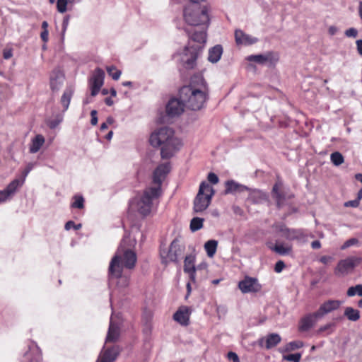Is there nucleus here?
Here are the masks:
<instances>
[{
  "label": "nucleus",
  "mask_w": 362,
  "mask_h": 362,
  "mask_svg": "<svg viewBox=\"0 0 362 362\" xmlns=\"http://www.w3.org/2000/svg\"><path fill=\"white\" fill-rule=\"evenodd\" d=\"M247 59L261 65L272 66L278 62L279 55L273 52H267L264 54L250 55Z\"/></svg>",
  "instance_id": "9"
},
{
  "label": "nucleus",
  "mask_w": 362,
  "mask_h": 362,
  "mask_svg": "<svg viewBox=\"0 0 362 362\" xmlns=\"http://www.w3.org/2000/svg\"><path fill=\"white\" fill-rule=\"evenodd\" d=\"M67 0H57V8L59 13H64L66 11Z\"/></svg>",
  "instance_id": "45"
},
{
  "label": "nucleus",
  "mask_w": 362,
  "mask_h": 362,
  "mask_svg": "<svg viewBox=\"0 0 362 362\" xmlns=\"http://www.w3.org/2000/svg\"><path fill=\"white\" fill-rule=\"evenodd\" d=\"M249 194L247 201L254 204H260L267 200V195L264 192L257 189H250L247 190Z\"/></svg>",
  "instance_id": "22"
},
{
  "label": "nucleus",
  "mask_w": 362,
  "mask_h": 362,
  "mask_svg": "<svg viewBox=\"0 0 362 362\" xmlns=\"http://www.w3.org/2000/svg\"><path fill=\"white\" fill-rule=\"evenodd\" d=\"M202 52L200 45L185 47L181 53L174 56L175 59L183 68L192 69L197 65V59Z\"/></svg>",
  "instance_id": "7"
},
{
  "label": "nucleus",
  "mask_w": 362,
  "mask_h": 362,
  "mask_svg": "<svg viewBox=\"0 0 362 362\" xmlns=\"http://www.w3.org/2000/svg\"><path fill=\"white\" fill-rule=\"evenodd\" d=\"M280 231L282 233L284 237L289 240H303L305 235L301 229H290L286 226H281Z\"/></svg>",
  "instance_id": "18"
},
{
  "label": "nucleus",
  "mask_w": 362,
  "mask_h": 362,
  "mask_svg": "<svg viewBox=\"0 0 362 362\" xmlns=\"http://www.w3.org/2000/svg\"><path fill=\"white\" fill-rule=\"evenodd\" d=\"M362 259L358 257H349L344 260H341V274L351 272L356 267L360 264Z\"/></svg>",
  "instance_id": "23"
},
{
  "label": "nucleus",
  "mask_w": 362,
  "mask_h": 362,
  "mask_svg": "<svg viewBox=\"0 0 362 362\" xmlns=\"http://www.w3.org/2000/svg\"><path fill=\"white\" fill-rule=\"evenodd\" d=\"M194 260V256L187 255L184 261V272L189 274L191 281L193 282H195L196 280Z\"/></svg>",
  "instance_id": "26"
},
{
  "label": "nucleus",
  "mask_w": 362,
  "mask_h": 362,
  "mask_svg": "<svg viewBox=\"0 0 362 362\" xmlns=\"http://www.w3.org/2000/svg\"><path fill=\"white\" fill-rule=\"evenodd\" d=\"M182 252L183 248L180 245L178 240H174L171 243L168 251H160L162 262L164 264H168L170 262H177Z\"/></svg>",
  "instance_id": "8"
},
{
  "label": "nucleus",
  "mask_w": 362,
  "mask_h": 362,
  "mask_svg": "<svg viewBox=\"0 0 362 362\" xmlns=\"http://www.w3.org/2000/svg\"><path fill=\"white\" fill-rule=\"evenodd\" d=\"M218 242L215 240H209L204 244V249L209 257H214L216 252Z\"/></svg>",
  "instance_id": "32"
},
{
  "label": "nucleus",
  "mask_w": 362,
  "mask_h": 362,
  "mask_svg": "<svg viewBox=\"0 0 362 362\" xmlns=\"http://www.w3.org/2000/svg\"><path fill=\"white\" fill-rule=\"evenodd\" d=\"M226 189L225 194L240 193L244 191L249 190V188L241 185L233 180H228L225 183Z\"/></svg>",
  "instance_id": "25"
},
{
  "label": "nucleus",
  "mask_w": 362,
  "mask_h": 362,
  "mask_svg": "<svg viewBox=\"0 0 362 362\" xmlns=\"http://www.w3.org/2000/svg\"><path fill=\"white\" fill-rule=\"evenodd\" d=\"M10 196L8 194V192L5 191V189L0 191V203H2L6 201Z\"/></svg>",
  "instance_id": "55"
},
{
  "label": "nucleus",
  "mask_w": 362,
  "mask_h": 362,
  "mask_svg": "<svg viewBox=\"0 0 362 362\" xmlns=\"http://www.w3.org/2000/svg\"><path fill=\"white\" fill-rule=\"evenodd\" d=\"M23 183L24 179H15L6 187L5 191L8 192V194L11 197Z\"/></svg>",
  "instance_id": "31"
},
{
  "label": "nucleus",
  "mask_w": 362,
  "mask_h": 362,
  "mask_svg": "<svg viewBox=\"0 0 362 362\" xmlns=\"http://www.w3.org/2000/svg\"><path fill=\"white\" fill-rule=\"evenodd\" d=\"M209 97L206 82L201 76H194L188 86L180 90V98L185 107L192 110H199L205 105Z\"/></svg>",
  "instance_id": "2"
},
{
  "label": "nucleus",
  "mask_w": 362,
  "mask_h": 362,
  "mask_svg": "<svg viewBox=\"0 0 362 362\" xmlns=\"http://www.w3.org/2000/svg\"><path fill=\"white\" fill-rule=\"evenodd\" d=\"M320 261L325 264H327L332 261V257L331 256H322L320 257Z\"/></svg>",
  "instance_id": "56"
},
{
  "label": "nucleus",
  "mask_w": 362,
  "mask_h": 362,
  "mask_svg": "<svg viewBox=\"0 0 362 362\" xmlns=\"http://www.w3.org/2000/svg\"><path fill=\"white\" fill-rule=\"evenodd\" d=\"M107 74L112 78L113 80H118L121 76V71L117 70L116 67L111 66L107 67Z\"/></svg>",
  "instance_id": "38"
},
{
  "label": "nucleus",
  "mask_w": 362,
  "mask_h": 362,
  "mask_svg": "<svg viewBox=\"0 0 362 362\" xmlns=\"http://www.w3.org/2000/svg\"><path fill=\"white\" fill-rule=\"evenodd\" d=\"M204 219L199 217H194L190 222V230L192 232L197 231L203 227Z\"/></svg>",
  "instance_id": "35"
},
{
  "label": "nucleus",
  "mask_w": 362,
  "mask_h": 362,
  "mask_svg": "<svg viewBox=\"0 0 362 362\" xmlns=\"http://www.w3.org/2000/svg\"><path fill=\"white\" fill-rule=\"evenodd\" d=\"M338 29L335 26H330L328 29V33L330 35H334L337 33Z\"/></svg>",
  "instance_id": "61"
},
{
  "label": "nucleus",
  "mask_w": 362,
  "mask_h": 362,
  "mask_svg": "<svg viewBox=\"0 0 362 362\" xmlns=\"http://www.w3.org/2000/svg\"><path fill=\"white\" fill-rule=\"evenodd\" d=\"M170 170L169 163L158 165L153 173V186L147 187L141 196L134 198L130 204V207L135 209L144 216L150 214L161 194L162 182Z\"/></svg>",
  "instance_id": "1"
},
{
  "label": "nucleus",
  "mask_w": 362,
  "mask_h": 362,
  "mask_svg": "<svg viewBox=\"0 0 362 362\" xmlns=\"http://www.w3.org/2000/svg\"><path fill=\"white\" fill-rule=\"evenodd\" d=\"M40 37L44 42H47L49 40L48 30H43L40 34Z\"/></svg>",
  "instance_id": "57"
},
{
  "label": "nucleus",
  "mask_w": 362,
  "mask_h": 362,
  "mask_svg": "<svg viewBox=\"0 0 362 362\" xmlns=\"http://www.w3.org/2000/svg\"><path fill=\"white\" fill-rule=\"evenodd\" d=\"M235 39L237 45H251L256 43L258 40L256 37H252L245 33L241 30H236L235 32Z\"/></svg>",
  "instance_id": "21"
},
{
  "label": "nucleus",
  "mask_w": 362,
  "mask_h": 362,
  "mask_svg": "<svg viewBox=\"0 0 362 362\" xmlns=\"http://www.w3.org/2000/svg\"><path fill=\"white\" fill-rule=\"evenodd\" d=\"M120 351L118 346H112L105 349L100 356V362H114Z\"/></svg>",
  "instance_id": "19"
},
{
  "label": "nucleus",
  "mask_w": 362,
  "mask_h": 362,
  "mask_svg": "<svg viewBox=\"0 0 362 362\" xmlns=\"http://www.w3.org/2000/svg\"><path fill=\"white\" fill-rule=\"evenodd\" d=\"M106 105L111 106L113 105V100L110 98H106L105 100Z\"/></svg>",
  "instance_id": "62"
},
{
  "label": "nucleus",
  "mask_w": 362,
  "mask_h": 362,
  "mask_svg": "<svg viewBox=\"0 0 362 362\" xmlns=\"http://www.w3.org/2000/svg\"><path fill=\"white\" fill-rule=\"evenodd\" d=\"M301 354L296 353L283 356V360L291 362H300Z\"/></svg>",
  "instance_id": "41"
},
{
  "label": "nucleus",
  "mask_w": 362,
  "mask_h": 362,
  "mask_svg": "<svg viewBox=\"0 0 362 362\" xmlns=\"http://www.w3.org/2000/svg\"><path fill=\"white\" fill-rule=\"evenodd\" d=\"M362 199V189H361L358 193L357 197L354 200L348 201L344 203L345 207L356 208L360 204V201Z\"/></svg>",
  "instance_id": "36"
},
{
  "label": "nucleus",
  "mask_w": 362,
  "mask_h": 362,
  "mask_svg": "<svg viewBox=\"0 0 362 362\" xmlns=\"http://www.w3.org/2000/svg\"><path fill=\"white\" fill-rule=\"evenodd\" d=\"M339 308V300H327L320 305L319 309L315 312V315H318L320 318L325 315L331 313Z\"/></svg>",
  "instance_id": "20"
},
{
  "label": "nucleus",
  "mask_w": 362,
  "mask_h": 362,
  "mask_svg": "<svg viewBox=\"0 0 362 362\" xmlns=\"http://www.w3.org/2000/svg\"><path fill=\"white\" fill-rule=\"evenodd\" d=\"M272 196L276 201L278 209H281L285 204L286 199L291 197V196L286 194L283 182L279 180L275 182L272 187Z\"/></svg>",
  "instance_id": "10"
},
{
  "label": "nucleus",
  "mask_w": 362,
  "mask_h": 362,
  "mask_svg": "<svg viewBox=\"0 0 362 362\" xmlns=\"http://www.w3.org/2000/svg\"><path fill=\"white\" fill-rule=\"evenodd\" d=\"M222 53V46L217 45L209 49L208 60L211 63H216L220 60Z\"/></svg>",
  "instance_id": "29"
},
{
  "label": "nucleus",
  "mask_w": 362,
  "mask_h": 362,
  "mask_svg": "<svg viewBox=\"0 0 362 362\" xmlns=\"http://www.w3.org/2000/svg\"><path fill=\"white\" fill-rule=\"evenodd\" d=\"M136 253L130 250L122 249L120 246L114 257L112 258L109 266V275L111 279H117V286L120 288H126L129 284V276L122 274L123 268L132 269L136 262Z\"/></svg>",
  "instance_id": "3"
},
{
  "label": "nucleus",
  "mask_w": 362,
  "mask_h": 362,
  "mask_svg": "<svg viewBox=\"0 0 362 362\" xmlns=\"http://www.w3.org/2000/svg\"><path fill=\"white\" fill-rule=\"evenodd\" d=\"M356 294L359 296H362V284L351 286L347 291V295L349 296H354Z\"/></svg>",
  "instance_id": "37"
},
{
  "label": "nucleus",
  "mask_w": 362,
  "mask_h": 362,
  "mask_svg": "<svg viewBox=\"0 0 362 362\" xmlns=\"http://www.w3.org/2000/svg\"><path fill=\"white\" fill-rule=\"evenodd\" d=\"M344 315L351 321H357L360 318V313L358 310L351 307H346L344 310Z\"/></svg>",
  "instance_id": "33"
},
{
  "label": "nucleus",
  "mask_w": 362,
  "mask_h": 362,
  "mask_svg": "<svg viewBox=\"0 0 362 362\" xmlns=\"http://www.w3.org/2000/svg\"><path fill=\"white\" fill-rule=\"evenodd\" d=\"M64 81V75L59 69L54 70L49 78L50 88L53 92H57L62 86Z\"/></svg>",
  "instance_id": "16"
},
{
  "label": "nucleus",
  "mask_w": 362,
  "mask_h": 362,
  "mask_svg": "<svg viewBox=\"0 0 362 362\" xmlns=\"http://www.w3.org/2000/svg\"><path fill=\"white\" fill-rule=\"evenodd\" d=\"M303 346V343L299 341L289 342L286 346V351H290L300 349Z\"/></svg>",
  "instance_id": "42"
},
{
  "label": "nucleus",
  "mask_w": 362,
  "mask_h": 362,
  "mask_svg": "<svg viewBox=\"0 0 362 362\" xmlns=\"http://www.w3.org/2000/svg\"><path fill=\"white\" fill-rule=\"evenodd\" d=\"M45 143V138L41 134H37L32 141L30 147V152L32 153H37Z\"/></svg>",
  "instance_id": "30"
},
{
  "label": "nucleus",
  "mask_w": 362,
  "mask_h": 362,
  "mask_svg": "<svg viewBox=\"0 0 362 362\" xmlns=\"http://www.w3.org/2000/svg\"><path fill=\"white\" fill-rule=\"evenodd\" d=\"M104 78V71L100 68H97L90 79V94L92 96H95L99 93L100 88L103 85Z\"/></svg>",
  "instance_id": "12"
},
{
  "label": "nucleus",
  "mask_w": 362,
  "mask_h": 362,
  "mask_svg": "<svg viewBox=\"0 0 362 362\" xmlns=\"http://www.w3.org/2000/svg\"><path fill=\"white\" fill-rule=\"evenodd\" d=\"M73 93H74V88L71 86H69V87L66 88V89L64 90V91L62 95L60 103L63 106V108H64L63 112H66L69 108Z\"/></svg>",
  "instance_id": "28"
},
{
  "label": "nucleus",
  "mask_w": 362,
  "mask_h": 362,
  "mask_svg": "<svg viewBox=\"0 0 362 362\" xmlns=\"http://www.w3.org/2000/svg\"><path fill=\"white\" fill-rule=\"evenodd\" d=\"M356 46L358 52L362 55V40H358L356 41Z\"/></svg>",
  "instance_id": "60"
},
{
  "label": "nucleus",
  "mask_w": 362,
  "mask_h": 362,
  "mask_svg": "<svg viewBox=\"0 0 362 362\" xmlns=\"http://www.w3.org/2000/svg\"><path fill=\"white\" fill-rule=\"evenodd\" d=\"M149 141L154 147L161 146L160 155L163 159L171 158L182 145L181 141L174 136L173 130L167 127H161L153 132Z\"/></svg>",
  "instance_id": "4"
},
{
  "label": "nucleus",
  "mask_w": 362,
  "mask_h": 362,
  "mask_svg": "<svg viewBox=\"0 0 362 362\" xmlns=\"http://www.w3.org/2000/svg\"><path fill=\"white\" fill-rule=\"evenodd\" d=\"M331 160L336 165H339V151H335L331 155Z\"/></svg>",
  "instance_id": "49"
},
{
  "label": "nucleus",
  "mask_w": 362,
  "mask_h": 362,
  "mask_svg": "<svg viewBox=\"0 0 362 362\" xmlns=\"http://www.w3.org/2000/svg\"><path fill=\"white\" fill-rule=\"evenodd\" d=\"M207 264L202 262L195 267L196 277L199 275L201 278L204 277L206 273Z\"/></svg>",
  "instance_id": "40"
},
{
  "label": "nucleus",
  "mask_w": 362,
  "mask_h": 362,
  "mask_svg": "<svg viewBox=\"0 0 362 362\" xmlns=\"http://www.w3.org/2000/svg\"><path fill=\"white\" fill-rule=\"evenodd\" d=\"M285 267V264L283 261L281 260H279L278 261L276 264H275V267H274V271L277 273H279L281 272L283 269Z\"/></svg>",
  "instance_id": "53"
},
{
  "label": "nucleus",
  "mask_w": 362,
  "mask_h": 362,
  "mask_svg": "<svg viewBox=\"0 0 362 362\" xmlns=\"http://www.w3.org/2000/svg\"><path fill=\"white\" fill-rule=\"evenodd\" d=\"M355 178H356L358 181H359V182H361L362 183V174H361V173H357V174H356V175H355Z\"/></svg>",
  "instance_id": "64"
},
{
  "label": "nucleus",
  "mask_w": 362,
  "mask_h": 362,
  "mask_svg": "<svg viewBox=\"0 0 362 362\" xmlns=\"http://www.w3.org/2000/svg\"><path fill=\"white\" fill-rule=\"evenodd\" d=\"M91 120L90 124L93 126L98 124L97 111L93 110L90 112Z\"/></svg>",
  "instance_id": "54"
},
{
  "label": "nucleus",
  "mask_w": 362,
  "mask_h": 362,
  "mask_svg": "<svg viewBox=\"0 0 362 362\" xmlns=\"http://www.w3.org/2000/svg\"><path fill=\"white\" fill-rule=\"evenodd\" d=\"M63 120V116L58 115L55 119L49 121L48 125L51 129H55Z\"/></svg>",
  "instance_id": "43"
},
{
  "label": "nucleus",
  "mask_w": 362,
  "mask_h": 362,
  "mask_svg": "<svg viewBox=\"0 0 362 362\" xmlns=\"http://www.w3.org/2000/svg\"><path fill=\"white\" fill-rule=\"evenodd\" d=\"M358 14L362 21V1H361L359 2V5H358Z\"/></svg>",
  "instance_id": "63"
},
{
  "label": "nucleus",
  "mask_w": 362,
  "mask_h": 362,
  "mask_svg": "<svg viewBox=\"0 0 362 362\" xmlns=\"http://www.w3.org/2000/svg\"><path fill=\"white\" fill-rule=\"evenodd\" d=\"M214 194V190L212 187L209 183L202 182L194 200V211L201 213L205 211L209 206Z\"/></svg>",
  "instance_id": "6"
},
{
  "label": "nucleus",
  "mask_w": 362,
  "mask_h": 362,
  "mask_svg": "<svg viewBox=\"0 0 362 362\" xmlns=\"http://www.w3.org/2000/svg\"><path fill=\"white\" fill-rule=\"evenodd\" d=\"M36 165V163H29L27 164L25 168L22 172V178L25 180V177L28 176L29 173L33 169V168Z\"/></svg>",
  "instance_id": "46"
},
{
  "label": "nucleus",
  "mask_w": 362,
  "mask_h": 362,
  "mask_svg": "<svg viewBox=\"0 0 362 362\" xmlns=\"http://www.w3.org/2000/svg\"><path fill=\"white\" fill-rule=\"evenodd\" d=\"M3 56L5 59H10L13 56L12 50L11 49L4 50L3 52Z\"/></svg>",
  "instance_id": "58"
},
{
  "label": "nucleus",
  "mask_w": 362,
  "mask_h": 362,
  "mask_svg": "<svg viewBox=\"0 0 362 362\" xmlns=\"http://www.w3.org/2000/svg\"><path fill=\"white\" fill-rule=\"evenodd\" d=\"M207 28L206 26H199L194 27L190 30L185 28V30L192 41L199 44H204L206 41V30ZM199 45L202 47L201 45Z\"/></svg>",
  "instance_id": "13"
},
{
  "label": "nucleus",
  "mask_w": 362,
  "mask_h": 362,
  "mask_svg": "<svg viewBox=\"0 0 362 362\" xmlns=\"http://www.w3.org/2000/svg\"><path fill=\"white\" fill-rule=\"evenodd\" d=\"M345 35L347 37H356L358 35V30L354 28H351L346 30Z\"/></svg>",
  "instance_id": "52"
},
{
  "label": "nucleus",
  "mask_w": 362,
  "mask_h": 362,
  "mask_svg": "<svg viewBox=\"0 0 362 362\" xmlns=\"http://www.w3.org/2000/svg\"><path fill=\"white\" fill-rule=\"evenodd\" d=\"M238 287L243 293H258L262 289V285L257 279L250 276H245L243 280L240 281Z\"/></svg>",
  "instance_id": "11"
},
{
  "label": "nucleus",
  "mask_w": 362,
  "mask_h": 362,
  "mask_svg": "<svg viewBox=\"0 0 362 362\" xmlns=\"http://www.w3.org/2000/svg\"><path fill=\"white\" fill-rule=\"evenodd\" d=\"M311 247L314 250L319 249L321 247V243L319 240H314L311 243Z\"/></svg>",
  "instance_id": "59"
},
{
  "label": "nucleus",
  "mask_w": 362,
  "mask_h": 362,
  "mask_svg": "<svg viewBox=\"0 0 362 362\" xmlns=\"http://www.w3.org/2000/svg\"><path fill=\"white\" fill-rule=\"evenodd\" d=\"M318 319H320V317L318 315H315V312L305 317L301 320L300 329L302 331H308L314 325Z\"/></svg>",
  "instance_id": "27"
},
{
  "label": "nucleus",
  "mask_w": 362,
  "mask_h": 362,
  "mask_svg": "<svg viewBox=\"0 0 362 362\" xmlns=\"http://www.w3.org/2000/svg\"><path fill=\"white\" fill-rule=\"evenodd\" d=\"M74 199V202L71 205L72 208L83 209L84 207V199L82 196L75 195Z\"/></svg>",
  "instance_id": "39"
},
{
  "label": "nucleus",
  "mask_w": 362,
  "mask_h": 362,
  "mask_svg": "<svg viewBox=\"0 0 362 362\" xmlns=\"http://www.w3.org/2000/svg\"><path fill=\"white\" fill-rule=\"evenodd\" d=\"M192 313L190 308L187 306L180 307L173 315V319L180 325L187 326L189 322V316Z\"/></svg>",
  "instance_id": "17"
},
{
  "label": "nucleus",
  "mask_w": 362,
  "mask_h": 362,
  "mask_svg": "<svg viewBox=\"0 0 362 362\" xmlns=\"http://www.w3.org/2000/svg\"><path fill=\"white\" fill-rule=\"evenodd\" d=\"M271 249L281 255H288L291 251V247H286L283 244H276L274 247H272Z\"/></svg>",
  "instance_id": "34"
},
{
  "label": "nucleus",
  "mask_w": 362,
  "mask_h": 362,
  "mask_svg": "<svg viewBox=\"0 0 362 362\" xmlns=\"http://www.w3.org/2000/svg\"><path fill=\"white\" fill-rule=\"evenodd\" d=\"M69 16L67 15L66 16L64 19H63V23H62V37H64V33L68 28V25H69Z\"/></svg>",
  "instance_id": "50"
},
{
  "label": "nucleus",
  "mask_w": 362,
  "mask_h": 362,
  "mask_svg": "<svg viewBox=\"0 0 362 362\" xmlns=\"http://www.w3.org/2000/svg\"><path fill=\"white\" fill-rule=\"evenodd\" d=\"M227 358L233 362H240L238 354L233 351H229L227 354Z\"/></svg>",
  "instance_id": "48"
},
{
  "label": "nucleus",
  "mask_w": 362,
  "mask_h": 362,
  "mask_svg": "<svg viewBox=\"0 0 362 362\" xmlns=\"http://www.w3.org/2000/svg\"><path fill=\"white\" fill-rule=\"evenodd\" d=\"M120 335V327L118 323L115 322L110 319L107 334L105 339V343L115 342Z\"/></svg>",
  "instance_id": "24"
},
{
  "label": "nucleus",
  "mask_w": 362,
  "mask_h": 362,
  "mask_svg": "<svg viewBox=\"0 0 362 362\" xmlns=\"http://www.w3.org/2000/svg\"><path fill=\"white\" fill-rule=\"evenodd\" d=\"M71 228H73L74 230H77L81 228V224H75V223L72 221H69L66 223L64 226V228L66 230H70Z\"/></svg>",
  "instance_id": "47"
},
{
  "label": "nucleus",
  "mask_w": 362,
  "mask_h": 362,
  "mask_svg": "<svg viewBox=\"0 0 362 362\" xmlns=\"http://www.w3.org/2000/svg\"><path fill=\"white\" fill-rule=\"evenodd\" d=\"M183 17L185 23L192 27H208L209 24L208 9L205 6L189 5L184 9Z\"/></svg>",
  "instance_id": "5"
},
{
  "label": "nucleus",
  "mask_w": 362,
  "mask_h": 362,
  "mask_svg": "<svg viewBox=\"0 0 362 362\" xmlns=\"http://www.w3.org/2000/svg\"><path fill=\"white\" fill-rule=\"evenodd\" d=\"M358 243V239H357L356 238H350L349 240H348L344 243V244L341 246V250H345L351 246L356 245Z\"/></svg>",
  "instance_id": "44"
},
{
  "label": "nucleus",
  "mask_w": 362,
  "mask_h": 362,
  "mask_svg": "<svg viewBox=\"0 0 362 362\" xmlns=\"http://www.w3.org/2000/svg\"><path fill=\"white\" fill-rule=\"evenodd\" d=\"M207 179L209 182L214 185L217 184L219 180L218 177L214 173H209Z\"/></svg>",
  "instance_id": "51"
},
{
  "label": "nucleus",
  "mask_w": 362,
  "mask_h": 362,
  "mask_svg": "<svg viewBox=\"0 0 362 362\" xmlns=\"http://www.w3.org/2000/svg\"><path fill=\"white\" fill-rule=\"evenodd\" d=\"M185 106L182 100L172 98L166 105V112L170 117L178 116L183 112Z\"/></svg>",
  "instance_id": "14"
},
{
  "label": "nucleus",
  "mask_w": 362,
  "mask_h": 362,
  "mask_svg": "<svg viewBox=\"0 0 362 362\" xmlns=\"http://www.w3.org/2000/svg\"><path fill=\"white\" fill-rule=\"evenodd\" d=\"M281 338L277 333L267 334L265 337H262L258 341V344L261 347H265L267 349H271L277 346L281 342Z\"/></svg>",
  "instance_id": "15"
}]
</instances>
